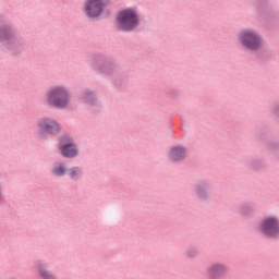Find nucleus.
Masks as SVG:
<instances>
[{"instance_id": "1", "label": "nucleus", "mask_w": 279, "mask_h": 279, "mask_svg": "<svg viewBox=\"0 0 279 279\" xmlns=\"http://www.w3.org/2000/svg\"><path fill=\"white\" fill-rule=\"evenodd\" d=\"M47 104L54 108H66L69 106L70 96L69 92L64 87H52L47 94Z\"/></svg>"}, {"instance_id": "2", "label": "nucleus", "mask_w": 279, "mask_h": 279, "mask_svg": "<svg viewBox=\"0 0 279 279\" xmlns=\"http://www.w3.org/2000/svg\"><path fill=\"white\" fill-rule=\"evenodd\" d=\"M240 40L246 49L251 51H258L265 45L263 37L254 29H246L240 34Z\"/></svg>"}, {"instance_id": "3", "label": "nucleus", "mask_w": 279, "mask_h": 279, "mask_svg": "<svg viewBox=\"0 0 279 279\" xmlns=\"http://www.w3.org/2000/svg\"><path fill=\"white\" fill-rule=\"evenodd\" d=\"M138 25V16L134 10H123L118 15V27L123 32H132Z\"/></svg>"}, {"instance_id": "4", "label": "nucleus", "mask_w": 279, "mask_h": 279, "mask_svg": "<svg viewBox=\"0 0 279 279\" xmlns=\"http://www.w3.org/2000/svg\"><path fill=\"white\" fill-rule=\"evenodd\" d=\"M262 234L265 236H279V220L278 218H266L259 226Z\"/></svg>"}, {"instance_id": "5", "label": "nucleus", "mask_w": 279, "mask_h": 279, "mask_svg": "<svg viewBox=\"0 0 279 279\" xmlns=\"http://www.w3.org/2000/svg\"><path fill=\"white\" fill-rule=\"evenodd\" d=\"M108 0H87L85 4V12L90 19H95L104 12V8Z\"/></svg>"}, {"instance_id": "6", "label": "nucleus", "mask_w": 279, "mask_h": 279, "mask_svg": "<svg viewBox=\"0 0 279 279\" xmlns=\"http://www.w3.org/2000/svg\"><path fill=\"white\" fill-rule=\"evenodd\" d=\"M228 274V266L226 264H211L207 268V278L209 279H223Z\"/></svg>"}, {"instance_id": "7", "label": "nucleus", "mask_w": 279, "mask_h": 279, "mask_svg": "<svg viewBox=\"0 0 279 279\" xmlns=\"http://www.w3.org/2000/svg\"><path fill=\"white\" fill-rule=\"evenodd\" d=\"M39 132L40 134H58L60 132V125L57 124L56 121L51 120V119H43L39 124Z\"/></svg>"}, {"instance_id": "8", "label": "nucleus", "mask_w": 279, "mask_h": 279, "mask_svg": "<svg viewBox=\"0 0 279 279\" xmlns=\"http://www.w3.org/2000/svg\"><path fill=\"white\" fill-rule=\"evenodd\" d=\"M61 154L64 158H75L77 156V147H75V144H65L61 147Z\"/></svg>"}, {"instance_id": "9", "label": "nucleus", "mask_w": 279, "mask_h": 279, "mask_svg": "<svg viewBox=\"0 0 279 279\" xmlns=\"http://www.w3.org/2000/svg\"><path fill=\"white\" fill-rule=\"evenodd\" d=\"M170 156L172 160H184V157L186 156V148L181 146L173 147Z\"/></svg>"}, {"instance_id": "10", "label": "nucleus", "mask_w": 279, "mask_h": 279, "mask_svg": "<svg viewBox=\"0 0 279 279\" xmlns=\"http://www.w3.org/2000/svg\"><path fill=\"white\" fill-rule=\"evenodd\" d=\"M52 173L54 175H64V173H66V168H64L62 165H59L52 169Z\"/></svg>"}, {"instance_id": "11", "label": "nucleus", "mask_w": 279, "mask_h": 279, "mask_svg": "<svg viewBox=\"0 0 279 279\" xmlns=\"http://www.w3.org/2000/svg\"><path fill=\"white\" fill-rule=\"evenodd\" d=\"M70 178L75 180L76 178H80L82 175V170L80 168H72L69 170Z\"/></svg>"}, {"instance_id": "12", "label": "nucleus", "mask_w": 279, "mask_h": 279, "mask_svg": "<svg viewBox=\"0 0 279 279\" xmlns=\"http://www.w3.org/2000/svg\"><path fill=\"white\" fill-rule=\"evenodd\" d=\"M39 276L41 279H54L50 274L49 271L45 270V269H41L39 271Z\"/></svg>"}]
</instances>
